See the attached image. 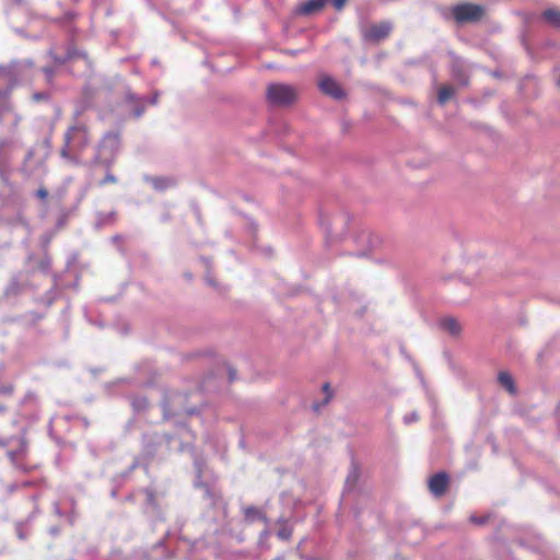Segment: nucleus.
Masks as SVG:
<instances>
[{
  "label": "nucleus",
  "mask_w": 560,
  "mask_h": 560,
  "mask_svg": "<svg viewBox=\"0 0 560 560\" xmlns=\"http://www.w3.org/2000/svg\"><path fill=\"white\" fill-rule=\"evenodd\" d=\"M91 144V133L86 124L75 121L63 135L60 156L73 165L81 164L83 152Z\"/></svg>",
  "instance_id": "nucleus-1"
},
{
  "label": "nucleus",
  "mask_w": 560,
  "mask_h": 560,
  "mask_svg": "<svg viewBox=\"0 0 560 560\" xmlns=\"http://www.w3.org/2000/svg\"><path fill=\"white\" fill-rule=\"evenodd\" d=\"M299 97V90L294 85L271 83L266 89V98L269 104L277 107H288Z\"/></svg>",
  "instance_id": "nucleus-2"
},
{
  "label": "nucleus",
  "mask_w": 560,
  "mask_h": 560,
  "mask_svg": "<svg viewBox=\"0 0 560 560\" xmlns=\"http://www.w3.org/2000/svg\"><path fill=\"white\" fill-rule=\"evenodd\" d=\"M452 15L459 24L476 23L483 18L485 8L470 2L460 3L452 8Z\"/></svg>",
  "instance_id": "nucleus-3"
},
{
  "label": "nucleus",
  "mask_w": 560,
  "mask_h": 560,
  "mask_svg": "<svg viewBox=\"0 0 560 560\" xmlns=\"http://www.w3.org/2000/svg\"><path fill=\"white\" fill-rule=\"evenodd\" d=\"M120 147V136L118 132L109 131L103 136L97 145V156L106 158L112 161Z\"/></svg>",
  "instance_id": "nucleus-4"
},
{
  "label": "nucleus",
  "mask_w": 560,
  "mask_h": 560,
  "mask_svg": "<svg viewBox=\"0 0 560 560\" xmlns=\"http://www.w3.org/2000/svg\"><path fill=\"white\" fill-rule=\"evenodd\" d=\"M393 31V24L389 21H382L376 24L370 25L363 31V38L370 43H380L387 38Z\"/></svg>",
  "instance_id": "nucleus-5"
},
{
  "label": "nucleus",
  "mask_w": 560,
  "mask_h": 560,
  "mask_svg": "<svg viewBox=\"0 0 560 560\" xmlns=\"http://www.w3.org/2000/svg\"><path fill=\"white\" fill-rule=\"evenodd\" d=\"M318 89L323 94L335 100H342L346 97V92L341 85L334 78L326 74L319 78Z\"/></svg>",
  "instance_id": "nucleus-6"
},
{
  "label": "nucleus",
  "mask_w": 560,
  "mask_h": 560,
  "mask_svg": "<svg viewBox=\"0 0 560 560\" xmlns=\"http://www.w3.org/2000/svg\"><path fill=\"white\" fill-rule=\"evenodd\" d=\"M448 487V476L446 472H438L429 479V489L435 497L445 494Z\"/></svg>",
  "instance_id": "nucleus-7"
},
{
  "label": "nucleus",
  "mask_w": 560,
  "mask_h": 560,
  "mask_svg": "<svg viewBox=\"0 0 560 560\" xmlns=\"http://www.w3.org/2000/svg\"><path fill=\"white\" fill-rule=\"evenodd\" d=\"M438 326L441 330L453 337H458L462 332V325L455 317L452 316H446L439 319Z\"/></svg>",
  "instance_id": "nucleus-8"
},
{
  "label": "nucleus",
  "mask_w": 560,
  "mask_h": 560,
  "mask_svg": "<svg viewBox=\"0 0 560 560\" xmlns=\"http://www.w3.org/2000/svg\"><path fill=\"white\" fill-rule=\"evenodd\" d=\"M327 0H307L300 4L298 13L302 15H312L322 11Z\"/></svg>",
  "instance_id": "nucleus-9"
},
{
  "label": "nucleus",
  "mask_w": 560,
  "mask_h": 560,
  "mask_svg": "<svg viewBox=\"0 0 560 560\" xmlns=\"http://www.w3.org/2000/svg\"><path fill=\"white\" fill-rule=\"evenodd\" d=\"M541 18L546 23H548L553 28L560 30V9L557 8H549L546 9Z\"/></svg>",
  "instance_id": "nucleus-10"
},
{
  "label": "nucleus",
  "mask_w": 560,
  "mask_h": 560,
  "mask_svg": "<svg viewBox=\"0 0 560 560\" xmlns=\"http://www.w3.org/2000/svg\"><path fill=\"white\" fill-rule=\"evenodd\" d=\"M85 55L80 52L75 46L73 44L69 45V47L67 48V51L63 56H56L55 57V61L57 63H60V65H63L68 61H71V60H74V59H79V58H82L84 57Z\"/></svg>",
  "instance_id": "nucleus-11"
},
{
  "label": "nucleus",
  "mask_w": 560,
  "mask_h": 560,
  "mask_svg": "<svg viewBox=\"0 0 560 560\" xmlns=\"http://www.w3.org/2000/svg\"><path fill=\"white\" fill-rule=\"evenodd\" d=\"M498 381L502 387H504L510 394H516V387L514 380L509 372L502 371L498 375Z\"/></svg>",
  "instance_id": "nucleus-12"
},
{
  "label": "nucleus",
  "mask_w": 560,
  "mask_h": 560,
  "mask_svg": "<svg viewBox=\"0 0 560 560\" xmlns=\"http://www.w3.org/2000/svg\"><path fill=\"white\" fill-rule=\"evenodd\" d=\"M244 516H245V520L248 521V522H254L255 520H261V521H267L265 514L257 508L255 506H247L244 509Z\"/></svg>",
  "instance_id": "nucleus-13"
},
{
  "label": "nucleus",
  "mask_w": 560,
  "mask_h": 560,
  "mask_svg": "<svg viewBox=\"0 0 560 560\" xmlns=\"http://www.w3.org/2000/svg\"><path fill=\"white\" fill-rule=\"evenodd\" d=\"M454 94H455L454 88H452L450 85L441 86L439 90V94H438L439 103L445 104L448 100H451L453 97Z\"/></svg>",
  "instance_id": "nucleus-14"
},
{
  "label": "nucleus",
  "mask_w": 560,
  "mask_h": 560,
  "mask_svg": "<svg viewBox=\"0 0 560 560\" xmlns=\"http://www.w3.org/2000/svg\"><path fill=\"white\" fill-rule=\"evenodd\" d=\"M14 386L12 384H2L0 382V397L10 399L13 396Z\"/></svg>",
  "instance_id": "nucleus-15"
},
{
  "label": "nucleus",
  "mask_w": 560,
  "mask_h": 560,
  "mask_svg": "<svg viewBox=\"0 0 560 560\" xmlns=\"http://www.w3.org/2000/svg\"><path fill=\"white\" fill-rule=\"evenodd\" d=\"M117 183V178L112 174L107 173L105 177L100 182L101 186L107 185V184H115Z\"/></svg>",
  "instance_id": "nucleus-16"
},
{
  "label": "nucleus",
  "mask_w": 560,
  "mask_h": 560,
  "mask_svg": "<svg viewBox=\"0 0 560 560\" xmlns=\"http://www.w3.org/2000/svg\"><path fill=\"white\" fill-rule=\"evenodd\" d=\"M323 392L326 394V398H325L324 404H327V402H329V400L332 397V392H331L330 385L328 383H325L323 385Z\"/></svg>",
  "instance_id": "nucleus-17"
},
{
  "label": "nucleus",
  "mask_w": 560,
  "mask_h": 560,
  "mask_svg": "<svg viewBox=\"0 0 560 560\" xmlns=\"http://www.w3.org/2000/svg\"><path fill=\"white\" fill-rule=\"evenodd\" d=\"M35 195L38 199L45 200L48 197V191L45 187H40L36 190Z\"/></svg>",
  "instance_id": "nucleus-18"
},
{
  "label": "nucleus",
  "mask_w": 560,
  "mask_h": 560,
  "mask_svg": "<svg viewBox=\"0 0 560 560\" xmlns=\"http://www.w3.org/2000/svg\"><path fill=\"white\" fill-rule=\"evenodd\" d=\"M278 536L282 539H287L289 537V534H287L284 530H280L278 533Z\"/></svg>",
  "instance_id": "nucleus-19"
},
{
  "label": "nucleus",
  "mask_w": 560,
  "mask_h": 560,
  "mask_svg": "<svg viewBox=\"0 0 560 560\" xmlns=\"http://www.w3.org/2000/svg\"><path fill=\"white\" fill-rule=\"evenodd\" d=\"M4 410H7V404L4 401H0V412H3Z\"/></svg>",
  "instance_id": "nucleus-20"
},
{
  "label": "nucleus",
  "mask_w": 560,
  "mask_h": 560,
  "mask_svg": "<svg viewBox=\"0 0 560 560\" xmlns=\"http://www.w3.org/2000/svg\"><path fill=\"white\" fill-rule=\"evenodd\" d=\"M9 144V141L8 140H1L0 141V150H2L4 147H7Z\"/></svg>",
  "instance_id": "nucleus-21"
},
{
  "label": "nucleus",
  "mask_w": 560,
  "mask_h": 560,
  "mask_svg": "<svg viewBox=\"0 0 560 560\" xmlns=\"http://www.w3.org/2000/svg\"><path fill=\"white\" fill-rule=\"evenodd\" d=\"M474 522L478 523V524H482L483 521L482 520H477V518H471Z\"/></svg>",
  "instance_id": "nucleus-22"
},
{
  "label": "nucleus",
  "mask_w": 560,
  "mask_h": 560,
  "mask_svg": "<svg viewBox=\"0 0 560 560\" xmlns=\"http://www.w3.org/2000/svg\"><path fill=\"white\" fill-rule=\"evenodd\" d=\"M273 560H282V558L278 557V558H276V559H273Z\"/></svg>",
  "instance_id": "nucleus-23"
}]
</instances>
